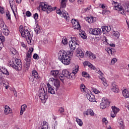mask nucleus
Listing matches in <instances>:
<instances>
[{"label": "nucleus", "mask_w": 129, "mask_h": 129, "mask_svg": "<svg viewBox=\"0 0 129 129\" xmlns=\"http://www.w3.org/2000/svg\"><path fill=\"white\" fill-rule=\"evenodd\" d=\"M78 39L75 37H72L71 41L69 42L70 51L67 52L62 50L59 51L58 60L61 61L64 65H69L71 60V56L73 55V51L76 49V45L78 46Z\"/></svg>", "instance_id": "nucleus-1"}, {"label": "nucleus", "mask_w": 129, "mask_h": 129, "mask_svg": "<svg viewBox=\"0 0 129 129\" xmlns=\"http://www.w3.org/2000/svg\"><path fill=\"white\" fill-rule=\"evenodd\" d=\"M19 30L20 33L21 34L22 37L26 38L28 44L31 45H33L34 44V40L32 39L33 35H31L29 27L28 26L23 27L22 25H21Z\"/></svg>", "instance_id": "nucleus-2"}, {"label": "nucleus", "mask_w": 129, "mask_h": 129, "mask_svg": "<svg viewBox=\"0 0 129 129\" xmlns=\"http://www.w3.org/2000/svg\"><path fill=\"white\" fill-rule=\"evenodd\" d=\"M67 2L68 0H61L60 2V8L56 9V13L60 16H61V18H64L68 21H69L70 20V17H69V15L65 11L64 9H66V6L67 5Z\"/></svg>", "instance_id": "nucleus-3"}, {"label": "nucleus", "mask_w": 129, "mask_h": 129, "mask_svg": "<svg viewBox=\"0 0 129 129\" xmlns=\"http://www.w3.org/2000/svg\"><path fill=\"white\" fill-rule=\"evenodd\" d=\"M9 65L14 69H15V70H22V62L20 59H13L12 61H10L9 63Z\"/></svg>", "instance_id": "nucleus-4"}, {"label": "nucleus", "mask_w": 129, "mask_h": 129, "mask_svg": "<svg viewBox=\"0 0 129 129\" xmlns=\"http://www.w3.org/2000/svg\"><path fill=\"white\" fill-rule=\"evenodd\" d=\"M39 8L40 10H42L43 12H46V14H50L51 12H53V11H55L57 9L55 7L53 8L51 6H48L44 3H40Z\"/></svg>", "instance_id": "nucleus-5"}, {"label": "nucleus", "mask_w": 129, "mask_h": 129, "mask_svg": "<svg viewBox=\"0 0 129 129\" xmlns=\"http://www.w3.org/2000/svg\"><path fill=\"white\" fill-rule=\"evenodd\" d=\"M39 97L40 99H41L42 102H46V100L48 99V95L46 94V93H47V90L45 91L44 88H41L39 89Z\"/></svg>", "instance_id": "nucleus-6"}, {"label": "nucleus", "mask_w": 129, "mask_h": 129, "mask_svg": "<svg viewBox=\"0 0 129 129\" xmlns=\"http://www.w3.org/2000/svg\"><path fill=\"white\" fill-rule=\"evenodd\" d=\"M5 75H10L9 71L7 69L2 68L0 71V84H2L3 81H5Z\"/></svg>", "instance_id": "nucleus-7"}, {"label": "nucleus", "mask_w": 129, "mask_h": 129, "mask_svg": "<svg viewBox=\"0 0 129 129\" xmlns=\"http://www.w3.org/2000/svg\"><path fill=\"white\" fill-rule=\"evenodd\" d=\"M96 73H98V74H99V75H100L99 76V79H101V80L102 81V83L104 86L107 87V86H108V84H107V82L106 81L105 78L103 77V73L101 72L99 69H96Z\"/></svg>", "instance_id": "nucleus-8"}, {"label": "nucleus", "mask_w": 129, "mask_h": 129, "mask_svg": "<svg viewBox=\"0 0 129 129\" xmlns=\"http://www.w3.org/2000/svg\"><path fill=\"white\" fill-rule=\"evenodd\" d=\"M109 106V101L107 99L102 98V102H101L100 105V107L101 109H105L107 107Z\"/></svg>", "instance_id": "nucleus-9"}, {"label": "nucleus", "mask_w": 129, "mask_h": 129, "mask_svg": "<svg viewBox=\"0 0 129 129\" xmlns=\"http://www.w3.org/2000/svg\"><path fill=\"white\" fill-rule=\"evenodd\" d=\"M90 34H92V35H94V36H99V35L101 34L102 31L101 29L96 28L95 29H89Z\"/></svg>", "instance_id": "nucleus-10"}, {"label": "nucleus", "mask_w": 129, "mask_h": 129, "mask_svg": "<svg viewBox=\"0 0 129 129\" xmlns=\"http://www.w3.org/2000/svg\"><path fill=\"white\" fill-rule=\"evenodd\" d=\"M72 24L73 25V28L75 30H80V24L78 21H76V19H73L71 20Z\"/></svg>", "instance_id": "nucleus-11"}, {"label": "nucleus", "mask_w": 129, "mask_h": 129, "mask_svg": "<svg viewBox=\"0 0 129 129\" xmlns=\"http://www.w3.org/2000/svg\"><path fill=\"white\" fill-rule=\"evenodd\" d=\"M86 97L89 101L91 102H95V96L91 93V92L90 91V92L86 93Z\"/></svg>", "instance_id": "nucleus-12"}, {"label": "nucleus", "mask_w": 129, "mask_h": 129, "mask_svg": "<svg viewBox=\"0 0 129 129\" xmlns=\"http://www.w3.org/2000/svg\"><path fill=\"white\" fill-rule=\"evenodd\" d=\"M78 71H79V66L78 65H76L75 66V68L73 70L72 72L71 73L72 80H74L76 77L75 75L77 74Z\"/></svg>", "instance_id": "nucleus-13"}, {"label": "nucleus", "mask_w": 129, "mask_h": 129, "mask_svg": "<svg viewBox=\"0 0 129 129\" xmlns=\"http://www.w3.org/2000/svg\"><path fill=\"white\" fill-rule=\"evenodd\" d=\"M114 10H116V11H118V12L122 11L120 14L122 15H124V12H123V7L121 6V4L116 3L115 6L114 7Z\"/></svg>", "instance_id": "nucleus-14"}, {"label": "nucleus", "mask_w": 129, "mask_h": 129, "mask_svg": "<svg viewBox=\"0 0 129 129\" xmlns=\"http://www.w3.org/2000/svg\"><path fill=\"white\" fill-rule=\"evenodd\" d=\"M112 111L111 112V116L113 118L115 117V116H116V113H117V112L119 111V109L118 108H116L115 106H112Z\"/></svg>", "instance_id": "nucleus-15"}, {"label": "nucleus", "mask_w": 129, "mask_h": 129, "mask_svg": "<svg viewBox=\"0 0 129 129\" xmlns=\"http://www.w3.org/2000/svg\"><path fill=\"white\" fill-rule=\"evenodd\" d=\"M76 56L79 58H83L84 57V53L82 51L81 48H78L76 50Z\"/></svg>", "instance_id": "nucleus-16"}, {"label": "nucleus", "mask_w": 129, "mask_h": 129, "mask_svg": "<svg viewBox=\"0 0 129 129\" xmlns=\"http://www.w3.org/2000/svg\"><path fill=\"white\" fill-rule=\"evenodd\" d=\"M12 112H13V110L12 108H10V106L7 105L4 106V114H5V115H8L10 114V113H12Z\"/></svg>", "instance_id": "nucleus-17"}, {"label": "nucleus", "mask_w": 129, "mask_h": 129, "mask_svg": "<svg viewBox=\"0 0 129 129\" xmlns=\"http://www.w3.org/2000/svg\"><path fill=\"white\" fill-rule=\"evenodd\" d=\"M111 89L113 92L116 93H118V91H119L118 87L116 85V84L115 82L112 83Z\"/></svg>", "instance_id": "nucleus-18"}, {"label": "nucleus", "mask_w": 129, "mask_h": 129, "mask_svg": "<svg viewBox=\"0 0 129 129\" xmlns=\"http://www.w3.org/2000/svg\"><path fill=\"white\" fill-rule=\"evenodd\" d=\"M86 20L89 24H92V23L96 22L97 18H96V17H94L93 16H89L86 18Z\"/></svg>", "instance_id": "nucleus-19"}, {"label": "nucleus", "mask_w": 129, "mask_h": 129, "mask_svg": "<svg viewBox=\"0 0 129 129\" xmlns=\"http://www.w3.org/2000/svg\"><path fill=\"white\" fill-rule=\"evenodd\" d=\"M118 125V127H119V129H124L125 128V125H124V123L123 122V120L121 118H118L117 120Z\"/></svg>", "instance_id": "nucleus-20"}, {"label": "nucleus", "mask_w": 129, "mask_h": 129, "mask_svg": "<svg viewBox=\"0 0 129 129\" xmlns=\"http://www.w3.org/2000/svg\"><path fill=\"white\" fill-rule=\"evenodd\" d=\"M53 79V86L54 87V88H55V90L57 91L58 90V89H59V88H60V81H59L58 80H55L54 79Z\"/></svg>", "instance_id": "nucleus-21"}, {"label": "nucleus", "mask_w": 129, "mask_h": 129, "mask_svg": "<svg viewBox=\"0 0 129 129\" xmlns=\"http://www.w3.org/2000/svg\"><path fill=\"white\" fill-rule=\"evenodd\" d=\"M62 73L68 79H71V80H72V78H71V73H70L69 71L67 70H63L62 71Z\"/></svg>", "instance_id": "nucleus-22"}, {"label": "nucleus", "mask_w": 129, "mask_h": 129, "mask_svg": "<svg viewBox=\"0 0 129 129\" xmlns=\"http://www.w3.org/2000/svg\"><path fill=\"white\" fill-rule=\"evenodd\" d=\"M47 87L48 88V92L50 94H55V92L54 89L52 87V86L49 83L47 84Z\"/></svg>", "instance_id": "nucleus-23"}, {"label": "nucleus", "mask_w": 129, "mask_h": 129, "mask_svg": "<svg viewBox=\"0 0 129 129\" xmlns=\"http://www.w3.org/2000/svg\"><path fill=\"white\" fill-rule=\"evenodd\" d=\"M80 89H81L82 92H84V93H86V94L88 92H90V90H89V89H87L85 87V85H84V84H82L81 85Z\"/></svg>", "instance_id": "nucleus-24"}, {"label": "nucleus", "mask_w": 129, "mask_h": 129, "mask_svg": "<svg viewBox=\"0 0 129 129\" xmlns=\"http://www.w3.org/2000/svg\"><path fill=\"white\" fill-rule=\"evenodd\" d=\"M50 75L54 77V78H58L59 75V71L53 70L50 72Z\"/></svg>", "instance_id": "nucleus-25"}, {"label": "nucleus", "mask_w": 129, "mask_h": 129, "mask_svg": "<svg viewBox=\"0 0 129 129\" xmlns=\"http://www.w3.org/2000/svg\"><path fill=\"white\" fill-rule=\"evenodd\" d=\"M84 66H88L89 68L92 69L93 70H95V67L92 65L91 63L89 62V61H85L84 62Z\"/></svg>", "instance_id": "nucleus-26"}, {"label": "nucleus", "mask_w": 129, "mask_h": 129, "mask_svg": "<svg viewBox=\"0 0 129 129\" xmlns=\"http://www.w3.org/2000/svg\"><path fill=\"white\" fill-rule=\"evenodd\" d=\"M102 30L103 33L107 34L108 32H110L111 28L110 27H108L107 26H103L102 27Z\"/></svg>", "instance_id": "nucleus-27"}, {"label": "nucleus", "mask_w": 129, "mask_h": 129, "mask_svg": "<svg viewBox=\"0 0 129 129\" xmlns=\"http://www.w3.org/2000/svg\"><path fill=\"white\" fill-rule=\"evenodd\" d=\"M3 31V34L5 36H9L10 35V30H9V29H8V27L5 26V28L2 29Z\"/></svg>", "instance_id": "nucleus-28"}, {"label": "nucleus", "mask_w": 129, "mask_h": 129, "mask_svg": "<svg viewBox=\"0 0 129 129\" xmlns=\"http://www.w3.org/2000/svg\"><path fill=\"white\" fill-rule=\"evenodd\" d=\"M32 74L33 77H34V79H39V78H40V76H39V74L36 70H34L32 71Z\"/></svg>", "instance_id": "nucleus-29"}, {"label": "nucleus", "mask_w": 129, "mask_h": 129, "mask_svg": "<svg viewBox=\"0 0 129 129\" xmlns=\"http://www.w3.org/2000/svg\"><path fill=\"white\" fill-rule=\"evenodd\" d=\"M122 95L125 98H129V91L127 89H124L122 92Z\"/></svg>", "instance_id": "nucleus-30"}, {"label": "nucleus", "mask_w": 129, "mask_h": 129, "mask_svg": "<svg viewBox=\"0 0 129 129\" xmlns=\"http://www.w3.org/2000/svg\"><path fill=\"white\" fill-rule=\"evenodd\" d=\"M27 106L26 104H23L21 106V110L20 112V115H23L24 111H25L26 109H27Z\"/></svg>", "instance_id": "nucleus-31"}, {"label": "nucleus", "mask_w": 129, "mask_h": 129, "mask_svg": "<svg viewBox=\"0 0 129 129\" xmlns=\"http://www.w3.org/2000/svg\"><path fill=\"white\" fill-rule=\"evenodd\" d=\"M33 51L34 48L33 47L30 48L29 51L26 55V57H28V58H32V53H33Z\"/></svg>", "instance_id": "nucleus-32"}, {"label": "nucleus", "mask_w": 129, "mask_h": 129, "mask_svg": "<svg viewBox=\"0 0 129 129\" xmlns=\"http://www.w3.org/2000/svg\"><path fill=\"white\" fill-rule=\"evenodd\" d=\"M86 115H90L91 116H94V112H93V110H92V109H89L86 111Z\"/></svg>", "instance_id": "nucleus-33"}, {"label": "nucleus", "mask_w": 129, "mask_h": 129, "mask_svg": "<svg viewBox=\"0 0 129 129\" xmlns=\"http://www.w3.org/2000/svg\"><path fill=\"white\" fill-rule=\"evenodd\" d=\"M9 4L10 5L11 8L12 9V12H13V14L14 16H16V13H15V11L13 9V6H14V4H15V1L14 0H9Z\"/></svg>", "instance_id": "nucleus-34"}, {"label": "nucleus", "mask_w": 129, "mask_h": 129, "mask_svg": "<svg viewBox=\"0 0 129 129\" xmlns=\"http://www.w3.org/2000/svg\"><path fill=\"white\" fill-rule=\"evenodd\" d=\"M40 128H50L49 127V123L47 122L46 121H43V124L41 127H40Z\"/></svg>", "instance_id": "nucleus-35"}, {"label": "nucleus", "mask_w": 129, "mask_h": 129, "mask_svg": "<svg viewBox=\"0 0 129 129\" xmlns=\"http://www.w3.org/2000/svg\"><path fill=\"white\" fill-rule=\"evenodd\" d=\"M107 52L109 55H113L114 54V49L112 48H107Z\"/></svg>", "instance_id": "nucleus-36"}, {"label": "nucleus", "mask_w": 129, "mask_h": 129, "mask_svg": "<svg viewBox=\"0 0 129 129\" xmlns=\"http://www.w3.org/2000/svg\"><path fill=\"white\" fill-rule=\"evenodd\" d=\"M87 54V56H89V58L91 59V60H94L95 58H96V56L95 55L93 54V53H91V52H89Z\"/></svg>", "instance_id": "nucleus-37"}, {"label": "nucleus", "mask_w": 129, "mask_h": 129, "mask_svg": "<svg viewBox=\"0 0 129 129\" xmlns=\"http://www.w3.org/2000/svg\"><path fill=\"white\" fill-rule=\"evenodd\" d=\"M76 118V121L77 122L78 124H79L80 126H82V125H83V122L82 121V120L78 118Z\"/></svg>", "instance_id": "nucleus-38"}, {"label": "nucleus", "mask_w": 129, "mask_h": 129, "mask_svg": "<svg viewBox=\"0 0 129 129\" xmlns=\"http://www.w3.org/2000/svg\"><path fill=\"white\" fill-rule=\"evenodd\" d=\"M0 27L2 28V30L4 29L5 27H7V25L5 24V22L3 20V19H0Z\"/></svg>", "instance_id": "nucleus-39"}, {"label": "nucleus", "mask_w": 129, "mask_h": 129, "mask_svg": "<svg viewBox=\"0 0 129 129\" xmlns=\"http://www.w3.org/2000/svg\"><path fill=\"white\" fill-rule=\"evenodd\" d=\"M57 77H59L60 80L63 82L66 77L62 73V74H59Z\"/></svg>", "instance_id": "nucleus-40"}, {"label": "nucleus", "mask_w": 129, "mask_h": 129, "mask_svg": "<svg viewBox=\"0 0 129 129\" xmlns=\"http://www.w3.org/2000/svg\"><path fill=\"white\" fill-rule=\"evenodd\" d=\"M82 75L83 77H85L86 78H90V76H89V74L85 72H83L82 73Z\"/></svg>", "instance_id": "nucleus-41"}, {"label": "nucleus", "mask_w": 129, "mask_h": 129, "mask_svg": "<svg viewBox=\"0 0 129 129\" xmlns=\"http://www.w3.org/2000/svg\"><path fill=\"white\" fill-rule=\"evenodd\" d=\"M80 36L83 39H86V38H87V36H86V33H85L84 31H82L81 33Z\"/></svg>", "instance_id": "nucleus-42"}, {"label": "nucleus", "mask_w": 129, "mask_h": 129, "mask_svg": "<svg viewBox=\"0 0 129 129\" xmlns=\"http://www.w3.org/2000/svg\"><path fill=\"white\" fill-rule=\"evenodd\" d=\"M125 11L127 13H129V4L128 2H126L125 3Z\"/></svg>", "instance_id": "nucleus-43"}, {"label": "nucleus", "mask_w": 129, "mask_h": 129, "mask_svg": "<svg viewBox=\"0 0 129 129\" xmlns=\"http://www.w3.org/2000/svg\"><path fill=\"white\" fill-rule=\"evenodd\" d=\"M62 43L63 44V45H67L68 44V41L67 40V38L65 37H64L62 38Z\"/></svg>", "instance_id": "nucleus-44"}, {"label": "nucleus", "mask_w": 129, "mask_h": 129, "mask_svg": "<svg viewBox=\"0 0 129 129\" xmlns=\"http://www.w3.org/2000/svg\"><path fill=\"white\" fill-rule=\"evenodd\" d=\"M24 60H25V61H26V63H31V57H28V56H26Z\"/></svg>", "instance_id": "nucleus-45"}, {"label": "nucleus", "mask_w": 129, "mask_h": 129, "mask_svg": "<svg viewBox=\"0 0 129 129\" xmlns=\"http://www.w3.org/2000/svg\"><path fill=\"white\" fill-rule=\"evenodd\" d=\"M0 40H1L0 43H4L6 41V38L2 34L0 35Z\"/></svg>", "instance_id": "nucleus-46"}, {"label": "nucleus", "mask_w": 129, "mask_h": 129, "mask_svg": "<svg viewBox=\"0 0 129 129\" xmlns=\"http://www.w3.org/2000/svg\"><path fill=\"white\" fill-rule=\"evenodd\" d=\"M2 84H3V86L6 89H9V83H4V81H3Z\"/></svg>", "instance_id": "nucleus-47"}, {"label": "nucleus", "mask_w": 129, "mask_h": 129, "mask_svg": "<svg viewBox=\"0 0 129 129\" xmlns=\"http://www.w3.org/2000/svg\"><path fill=\"white\" fill-rule=\"evenodd\" d=\"M113 36L114 38L117 39L119 37V32H118V31H116L115 33H113Z\"/></svg>", "instance_id": "nucleus-48"}, {"label": "nucleus", "mask_w": 129, "mask_h": 129, "mask_svg": "<svg viewBox=\"0 0 129 129\" xmlns=\"http://www.w3.org/2000/svg\"><path fill=\"white\" fill-rule=\"evenodd\" d=\"M102 15H108V14H110V11L109 10H103L102 12Z\"/></svg>", "instance_id": "nucleus-49"}, {"label": "nucleus", "mask_w": 129, "mask_h": 129, "mask_svg": "<svg viewBox=\"0 0 129 129\" xmlns=\"http://www.w3.org/2000/svg\"><path fill=\"white\" fill-rule=\"evenodd\" d=\"M33 59H35V60H39L40 59V57L37 53H34L33 56Z\"/></svg>", "instance_id": "nucleus-50"}, {"label": "nucleus", "mask_w": 129, "mask_h": 129, "mask_svg": "<svg viewBox=\"0 0 129 129\" xmlns=\"http://www.w3.org/2000/svg\"><path fill=\"white\" fill-rule=\"evenodd\" d=\"M6 16L7 20H11V13H10V11H7L6 12Z\"/></svg>", "instance_id": "nucleus-51"}, {"label": "nucleus", "mask_w": 129, "mask_h": 129, "mask_svg": "<svg viewBox=\"0 0 129 129\" xmlns=\"http://www.w3.org/2000/svg\"><path fill=\"white\" fill-rule=\"evenodd\" d=\"M34 31L36 33V34H39V33L41 32V29H40V28L39 27H37L34 29Z\"/></svg>", "instance_id": "nucleus-52"}, {"label": "nucleus", "mask_w": 129, "mask_h": 129, "mask_svg": "<svg viewBox=\"0 0 129 129\" xmlns=\"http://www.w3.org/2000/svg\"><path fill=\"white\" fill-rule=\"evenodd\" d=\"M58 126V122L55 121L54 124H53V129H57V126Z\"/></svg>", "instance_id": "nucleus-53"}, {"label": "nucleus", "mask_w": 129, "mask_h": 129, "mask_svg": "<svg viewBox=\"0 0 129 129\" xmlns=\"http://www.w3.org/2000/svg\"><path fill=\"white\" fill-rule=\"evenodd\" d=\"M58 112H60V113H63L64 112V108L63 107H60L58 109Z\"/></svg>", "instance_id": "nucleus-54"}, {"label": "nucleus", "mask_w": 129, "mask_h": 129, "mask_svg": "<svg viewBox=\"0 0 129 129\" xmlns=\"http://www.w3.org/2000/svg\"><path fill=\"white\" fill-rule=\"evenodd\" d=\"M25 68L26 70H29V69L30 68V63H26Z\"/></svg>", "instance_id": "nucleus-55"}, {"label": "nucleus", "mask_w": 129, "mask_h": 129, "mask_svg": "<svg viewBox=\"0 0 129 129\" xmlns=\"http://www.w3.org/2000/svg\"><path fill=\"white\" fill-rule=\"evenodd\" d=\"M38 17H39V15H38V13H35L33 15V18L35 20H38Z\"/></svg>", "instance_id": "nucleus-56"}, {"label": "nucleus", "mask_w": 129, "mask_h": 129, "mask_svg": "<svg viewBox=\"0 0 129 129\" xmlns=\"http://www.w3.org/2000/svg\"><path fill=\"white\" fill-rule=\"evenodd\" d=\"M117 61V60L116 59V58H114L111 60V64H112L113 65V64H114L115 63V62H116Z\"/></svg>", "instance_id": "nucleus-57"}, {"label": "nucleus", "mask_w": 129, "mask_h": 129, "mask_svg": "<svg viewBox=\"0 0 129 129\" xmlns=\"http://www.w3.org/2000/svg\"><path fill=\"white\" fill-rule=\"evenodd\" d=\"M78 3L79 5H83L84 4V0H78Z\"/></svg>", "instance_id": "nucleus-58"}, {"label": "nucleus", "mask_w": 129, "mask_h": 129, "mask_svg": "<svg viewBox=\"0 0 129 129\" xmlns=\"http://www.w3.org/2000/svg\"><path fill=\"white\" fill-rule=\"evenodd\" d=\"M26 15L27 17H31V16H32V14L30 12V11H27L26 12Z\"/></svg>", "instance_id": "nucleus-59"}, {"label": "nucleus", "mask_w": 129, "mask_h": 129, "mask_svg": "<svg viewBox=\"0 0 129 129\" xmlns=\"http://www.w3.org/2000/svg\"><path fill=\"white\" fill-rule=\"evenodd\" d=\"M0 13L1 14H5V10H4V8L1 7V6H0Z\"/></svg>", "instance_id": "nucleus-60"}, {"label": "nucleus", "mask_w": 129, "mask_h": 129, "mask_svg": "<svg viewBox=\"0 0 129 129\" xmlns=\"http://www.w3.org/2000/svg\"><path fill=\"white\" fill-rule=\"evenodd\" d=\"M91 9V6H89L87 8H85L84 10L85 11V12H87V11L90 10Z\"/></svg>", "instance_id": "nucleus-61"}, {"label": "nucleus", "mask_w": 129, "mask_h": 129, "mask_svg": "<svg viewBox=\"0 0 129 129\" xmlns=\"http://www.w3.org/2000/svg\"><path fill=\"white\" fill-rule=\"evenodd\" d=\"M102 121H103V122H105V124H106V123H107V122H108V121H107V119H106V118H103L102 119Z\"/></svg>", "instance_id": "nucleus-62"}, {"label": "nucleus", "mask_w": 129, "mask_h": 129, "mask_svg": "<svg viewBox=\"0 0 129 129\" xmlns=\"http://www.w3.org/2000/svg\"><path fill=\"white\" fill-rule=\"evenodd\" d=\"M3 47H4V43L0 42V51L2 50Z\"/></svg>", "instance_id": "nucleus-63"}, {"label": "nucleus", "mask_w": 129, "mask_h": 129, "mask_svg": "<svg viewBox=\"0 0 129 129\" xmlns=\"http://www.w3.org/2000/svg\"><path fill=\"white\" fill-rule=\"evenodd\" d=\"M21 46L24 48H26L27 47V46L26 45V44H25V43H24V42L21 43Z\"/></svg>", "instance_id": "nucleus-64"}]
</instances>
